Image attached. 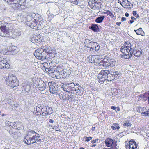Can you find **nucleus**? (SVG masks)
Returning <instances> with one entry per match:
<instances>
[{
    "label": "nucleus",
    "mask_w": 149,
    "mask_h": 149,
    "mask_svg": "<svg viewBox=\"0 0 149 149\" xmlns=\"http://www.w3.org/2000/svg\"><path fill=\"white\" fill-rule=\"evenodd\" d=\"M11 27V24L7 23L5 22L2 23L0 26V36L2 37H6L10 38H14L15 36H12V32L9 31V28Z\"/></svg>",
    "instance_id": "nucleus-1"
},
{
    "label": "nucleus",
    "mask_w": 149,
    "mask_h": 149,
    "mask_svg": "<svg viewBox=\"0 0 149 149\" xmlns=\"http://www.w3.org/2000/svg\"><path fill=\"white\" fill-rule=\"evenodd\" d=\"M48 51L47 50V47H42L36 50L34 52V55L38 59L44 60L48 58L47 56L48 53H49Z\"/></svg>",
    "instance_id": "nucleus-2"
},
{
    "label": "nucleus",
    "mask_w": 149,
    "mask_h": 149,
    "mask_svg": "<svg viewBox=\"0 0 149 149\" xmlns=\"http://www.w3.org/2000/svg\"><path fill=\"white\" fill-rule=\"evenodd\" d=\"M37 17H34L32 21L28 22L26 25L30 27L31 28L36 30H40L43 27V23L44 21L42 20L41 21H39L36 19Z\"/></svg>",
    "instance_id": "nucleus-3"
},
{
    "label": "nucleus",
    "mask_w": 149,
    "mask_h": 149,
    "mask_svg": "<svg viewBox=\"0 0 149 149\" xmlns=\"http://www.w3.org/2000/svg\"><path fill=\"white\" fill-rule=\"evenodd\" d=\"M7 84L10 86L14 88L17 86L19 85V81L15 76L12 74L9 75L6 79Z\"/></svg>",
    "instance_id": "nucleus-4"
},
{
    "label": "nucleus",
    "mask_w": 149,
    "mask_h": 149,
    "mask_svg": "<svg viewBox=\"0 0 149 149\" xmlns=\"http://www.w3.org/2000/svg\"><path fill=\"white\" fill-rule=\"evenodd\" d=\"M48 85L50 88V92L52 94L56 93L58 95V94L60 91L59 90L60 86L57 84L54 81H51L48 83Z\"/></svg>",
    "instance_id": "nucleus-5"
},
{
    "label": "nucleus",
    "mask_w": 149,
    "mask_h": 149,
    "mask_svg": "<svg viewBox=\"0 0 149 149\" xmlns=\"http://www.w3.org/2000/svg\"><path fill=\"white\" fill-rule=\"evenodd\" d=\"M9 65L8 63V59L7 58H3L2 56H0V68H8Z\"/></svg>",
    "instance_id": "nucleus-6"
},
{
    "label": "nucleus",
    "mask_w": 149,
    "mask_h": 149,
    "mask_svg": "<svg viewBox=\"0 0 149 149\" xmlns=\"http://www.w3.org/2000/svg\"><path fill=\"white\" fill-rule=\"evenodd\" d=\"M46 84L42 80H39L38 81L37 85L36 86L37 90L43 91L46 89Z\"/></svg>",
    "instance_id": "nucleus-7"
},
{
    "label": "nucleus",
    "mask_w": 149,
    "mask_h": 149,
    "mask_svg": "<svg viewBox=\"0 0 149 149\" xmlns=\"http://www.w3.org/2000/svg\"><path fill=\"white\" fill-rule=\"evenodd\" d=\"M89 5L91 8L95 10H100L102 7V5L101 3H97L95 2L93 3L90 2Z\"/></svg>",
    "instance_id": "nucleus-8"
},
{
    "label": "nucleus",
    "mask_w": 149,
    "mask_h": 149,
    "mask_svg": "<svg viewBox=\"0 0 149 149\" xmlns=\"http://www.w3.org/2000/svg\"><path fill=\"white\" fill-rule=\"evenodd\" d=\"M131 45H130V44H129V46H126V45H125V46L123 47L122 48L120 49V50L124 54L126 53H130V49H132Z\"/></svg>",
    "instance_id": "nucleus-9"
},
{
    "label": "nucleus",
    "mask_w": 149,
    "mask_h": 149,
    "mask_svg": "<svg viewBox=\"0 0 149 149\" xmlns=\"http://www.w3.org/2000/svg\"><path fill=\"white\" fill-rule=\"evenodd\" d=\"M58 95L59 96L60 98L62 100H64L65 101L69 100V99L70 95L68 94L63 93H61V92L58 94Z\"/></svg>",
    "instance_id": "nucleus-10"
},
{
    "label": "nucleus",
    "mask_w": 149,
    "mask_h": 149,
    "mask_svg": "<svg viewBox=\"0 0 149 149\" xmlns=\"http://www.w3.org/2000/svg\"><path fill=\"white\" fill-rule=\"evenodd\" d=\"M17 47L15 46H12L9 47L8 49V52H10V54H16L18 51L17 50Z\"/></svg>",
    "instance_id": "nucleus-11"
},
{
    "label": "nucleus",
    "mask_w": 149,
    "mask_h": 149,
    "mask_svg": "<svg viewBox=\"0 0 149 149\" xmlns=\"http://www.w3.org/2000/svg\"><path fill=\"white\" fill-rule=\"evenodd\" d=\"M30 89L31 86L29 84H24L23 85L22 90L23 92H24V93L30 92Z\"/></svg>",
    "instance_id": "nucleus-12"
},
{
    "label": "nucleus",
    "mask_w": 149,
    "mask_h": 149,
    "mask_svg": "<svg viewBox=\"0 0 149 149\" xmlns=\"http://www.w3.org/2000/svg\"><path fill=\"white\" fill-rule=\"evenodd\" d=\"M134 47L131 49H130V53H132V54H134L135 56L137 57H139L141 55V51H142V50H141V49H140V50H134Z\"/></svg>",
    "instance_id": "nucleus-13"
},
{
    "label": "nucleus",
    "mask_w": 149,
    "mask_h": 149,
    "mask_svg": "<svg viewBox=\"0 0 149 149\" xmlns=\"http://www.w3.org/2000/svg\"><path fill=\"white\" fill-rule=\"evenodd\" d=\"M105 143L106 146L108 147H110L111 146L113 143H114V142L113 140L111 138H108L106 139L105 140Z\"/></svg>",
    "instance_id": "nucleus-14"
},
{
    "label": "nucleus",
    "mask_w": 149,
    "mask_h": 149,
    "mask_svg": "<svg viewBox=\"0 0 149 149\" xmlns=\"http://www.w3.org/2000/svg\"><path fill=\"white\" fill-rule=\"evenodd\" d=\"M42 37H41L40 35L37 36H36L32 37L31 39L32 42H40L42 41Z\"/></svg>",
    "instance_id": "nucleus-15"
},
{
    "label": "nucleus",
    "mask_w": 149,
    "mask_h": 149,
    "mask_svg": "<svg viewBox=\"0 0 149 149\" xmlns=\"http://www.w3.org/2000/svg\"><path fill=\"white\" fill-rule=\"evenodd\" d=\"M78 86V87L75 94H76V95L81 96L83 95L84 89L83 88L80 86Z\"/></svg>",
    "instance_id": "nucleus-16"
},
{
    "label": "nucleus",
    "mask_w": 149,
    "mask_h": 149,
    "mask_svg": "<svg viewBox=\"0 0 149 149\" xmlns=\"http://www.w3.org/2000/svg\"><path fill=\"white\" fill-rule=\"evenodd\" d=\"M4 1L7 2V3H13L17 4V6H21V5L20 4V2H21V0H3Z\"/></svg>",
    "instance_id": "nucleus-17"
},
{
    "label": "nucleus",
    "mask_w": 149,
    "mask_h": 149,
    "mask_svg": "<svg viewBox=\"0 0 149 149\" xmlns=\"http://www.w3.org/2000/svg\"><path fill=\"white\" fill-rule=\"evenodd\" d=\"M89 29L95 32H98L99 30L98 25L95 24H92L91 26L89 27Z\"/></svg>",
    "instance_id": "nucleus-18"
},
{
    "label": "nucleus",
    "mask_w": 149,
    "mask_h": 149,
    "mask_svg": "<svg viewBox=\"0 0 149 149\" xmlns=\"http://www.w3.org/2000/svg\"><path fill=\"white\" fill-rule=\"evenodd\" d=\"M40 15L38 14L36 15L35 13H33L32 15H29L27 16L26 18V20L25 21L26 23V24L28 22L30 21H32L33 19H32L33 17H39Z\"/></svg>",
    "instance_id": "nucleus-19"
},
{
    "label": "nucleus",
    "mask_w": 149,
    "mask_h": 149,
    "mask_svg": "<svg viewBox=\"0 0 149 149\" xmlns=\"http://www.w3.org/2000/svg\"><path fill=\"white\" fill-rule=\"evenodd\" d=\"M100 65L105 67H109V63L108 61L101 60L99 63Z\"/></svg>",
    "instance_id": "nucleus-20"
},
{
    "label": "nucleus",
    "mask_w": 149,
    "mask_h": 149,
    "mask_svg": "<svg viewBox=\"0 0 149 149\" xmlns=\"http://www.w3.org/2000/svg\"><path fill=\"white\" fill-rule=\"evenodd\" d=\"M47 50L49 51V52L48 51V52H49V53H48L47 54V56L48 58H47V59H49L52 58L54 57L55 56L52 53V51L51 49H50L49 48H48L47 47Z\"/></svg>",
    "instance_id": "nucleus-21"
},
{
    "label": "nucleus",
    "mask_w": 149,
    "mask_h": 149,
    "mask_svg": "<svg viewBox=\"0 0 149 149\" xmlns=\"http://www.w3.org/2000/svg\"><path fill=\"white\" fill-rule=\"evenodd\" d=\"M133 141L134 140L132 139L131 141H130L129 142L128 145H127L126 146L127 148H128L129 149H134V146H133V143H134Z\"/></svg>",
    "instance_id": "nucleus-22"
},
{
    "label": "nucleus",
    "mask_w": 149,
    "mask_h": 149,
    "mask_svg": "<svg viewBox=\"0 0 149 149\" xmlns=\"http://www.w3.org/2000/svg\"><path fill=\"white\" fill-rule=\"evenodd\" d=\"M24 141L25 144L27 145H30L32 144L30 137L28 136H26L24 139Z\"/></svg>",
    "instance_id": "nucleus-23"
},
{
    "label": "nucleus",
    "mask_w": 149,
    "mask_h": 149,
    "mask_svg": "<svg viewBox=\"0 0 149 149\" xmlns=\"http://www.w3.org/2000/svg\"><path fill=\"white\" fill-rule=\"evenodd\" d=\"M105 16H104L98 17L96 19L95 21L97 23H101L102 22Z\"/></svg>",
    "instance_id": "nucleus-24"
},
{
    "label": "nucleus",
    "mask_w": 149,
    "mask_h": 149,
    "mask_svg": "<svg viewBox=\"0 0 149 149\" xmlns=\"http://www.w3.org/2000/svg\"><path fill=\"white\" fill-rule=\"evenodd\" d=\"M136 33L137 35H141L142 36H144L145 34L144 32L143 31L141 28H140L137 29Z\"/></svg>",
    "instance_id": "nucleus-25"
},
{
    "label": "nucleus",
    "mask_w": 149,
    "mask_h": 149,
    "mask_svg": "<svg viewBox=\"0 0 149 149\" xmlns=\"http://www.w3.org/2000/svg\"><path fill=\"white\" fill-rule=\"evenodd\" d=\"M115 76L112 74L109 73L108 75V76L107 77V80L108 81H111L112 80H114Z\"/></svg>",
    "instance_id": "nucleus-26"
},
{
    "label": "nucleus",
    "mask_w": 149,
    "mask_h": 149,
    "mask_svg": "<svg viewBox=\"0 0 149 149\" xmlns=\"http://www.w3.org/2000/svg\"><path fill=\"white\" fill-rule=\"evenodd\" d=\"M15 126L16 127L15 128V129H17L20 130H22L24 128L22 123H17L14 127H15Z\"/></svg>",
    "instance_id": "nucleus-27"
},
{
    "label": "nucleus",
    "mask_w": 149,
    "mask_h": 149,
    "mask_svg": "<svg viewBox=\"0 0 149 149\" xmlns=\"http://www.w3.org/2000/svg\"><path fill=\"white\" fill-rule=\"evenodd\" d=\"M52 113V109L51 108L49 107V106H47V109L45 113V115H50Z\"/></svg>",
    "instance_id": "nucleus-28"
},
{
    "label": "nucleus",
    "mask_w": 149,
    "mask_h": 149,
    "mask_svg": "<svg viewBox=\"0 0 149 149\" xmlns=\"http://www.w3.org/2000/svg\"><path fill=\"white\" fill-rule=\"evenodd\" d=\"M11 135L15 139H17L20 136L21 134L18 132H14L13 134H11Z\"/></svg>",
    "instance_id": "nucleus-29"
},
{
    "label": "nucleus",
    "mask_w": 149,
    "mask_h": 149,
    "mask_svg": "<svg viewBox=\"0 0 149 149\" xmlns=\"http://www.w3.org/2000/svg\"><path fill=\"white\" fill-rule=\"evenodd\" d=\"M88 44L89 45H91V47H88L91 48V50L92 49V50L93 51V50H94L95 46L97 45V43L92 41V42H89Z\"/></svg>",
    "instance_id": "nucleus-30"
},
{
    "label": "nucleus",
    "mask_w": 149,
    "mask_h": 149,
    "mask_svg": "<svg viewBox=\"0 0 149 149\" xmlns=\"http://www.w3.org/2000/svg\"><path fill=\"white\" fill-rule=\"evenodd\" d=\"M78 86H79V84H76L74 88H72L71 91V94H74L75 93V91L76 92L78 87Z\"/></svg>",
    "instance_id": "nucleus-31"
},
{
    "label": "nucleus",
    "mask_w": 149,
    "mask_h": 149,
    "mask_svg": "<svg viewBox=\"0 0 149 149\" xmlns=\"http://www.w3.org/2000/svg\"><path fill=\"white\" fill-rule=\"evenodd\" d=\"M36 136L38 137V138H39L40 137V136H36V135H33L32 137H30L32 144H33L37 142L36 141V139H35V137Z\"/></svg>",
    "instance_id": "nucleus-32"
},
{
    "label": "nucleus",
    "mask_w": 149,
    "mask_h": 149,
    "mask_svg": "<svg viewBox=\"0 0 149 149\" xmlns=\"http://www.w3.org/2000/svg\"><path fill=\"white\" fill-rule=\"evenodd\" d=\"M100 72L101 74L104 75H107V77L108 76L109 74L110 73L109 71L108 70H103L101 71Z\"/></svg>",
    "instance_id": "nucleus-33"
},
{
    "label": "nucleus",
    "mask_w": 149,
    "mask_h": 149,
    "mask_svg": "<svg viewBox=\"0 0 149 149\" xmlns=\"http://www.w3.org/2000/svg\"><path fill=\"white\" fill-rule=\"evenodd\" d=\"M118 125V124H113V126H112L111 127V129L114 130H115L116 129H119L120 127Z\"/></svg>",
    "instance_id": "nucleus-34"
},
{
    "label": "nucleus",
    "mask_w": 149,
    "mask_h": 149,
    "mask_svg": "<svg viewBox=\"0 0 149 149\" xmlns=\"http://www.w3.org/2000/svg\"><path fill=\"white\" fill-rule=\"evenodd\" d=\"M36 133L34 131H33V130H31L29 132L27 136H28L29 137H31L33 136V135H36Z\"/></svg>",
    "instance_id": "nucleus-35"
},
{
    "label": "nucleus",
    "mask_w": 149,
    "mask_h": 149,
    "mask_svg": "<svg viewBox=\"0 0 149 149\" xmlns=\"http://www.w3.org/2000/svg\"><path fill=\"white\" fill-rule=\"evenodd\" d=\"M142 115L144 116H149V109L147 110L146 109V110L142 113Z\"/></svg>",
    "instance_id": "nucleus-36"
},
{
    "label": "nucleus",
    "mask_w": 149,
    "mask_h": 149,
    "mask_svg": "<svg viewBox=\"0 0 149 149\" xmlns=\"http://www.w3.org/2000/svg\"><path fill=\"white\" fill-rule=\"evenodd\" d=\"M145 110H146V108H143L142 107H140L137 109V111L138 112L141 113L142 114V113H143V111Z\"/></svg>",
    "instance_id": "nucleus-37"
},
{
    "label": "nucleus",
    "mask_w": 149,
    "mask_h": 149,
    "mask_svg": "<svg viewBox=\"0 0 149 149\" xmlns=\"http://www.w3.org/2000/svg\"><path fill=\"white\" fill-rule=\"evenodd\" d=\"M125 59H129L132 56V53H125Z\"/></svg>",
    "instance_id": "nucleus-38"
},
{
    "label": "nucleus",
    "mask_w": 149,
    "mask_h": 149,
    "mask_svg": "<svg viewBox=\"0 0 149 149\" xmlns=\"http://www.w3.org/2000/svg\"><path fill=\"white\" fill-rule=\"evenodd\" d=\"M112 74L114 76L117 75V76H120L121 73L119 71H115L113 72Z\"/></svg>",
    "instance_id": "nucleus-39"
},
{
    "label": "nucleus",
    "mask_w": 149,
    "mask_h": 149,
    "mask_svg": "<svg viewBox=\"0 0 149 149\" xmlns=\"http://www.w3.org/2000/svg\"><path fill=\"white\" fill-rule=\"evenodd\" d=\"M115 62L114 61H111L109 63V66H110V67H113L115 65Z\"/></svg>",
    "instance_id": "nucleus-40"
},
{
    "label": "nucleus",
    "mask_w": 149,
    "mask_h": 149,
    "mask_svg": "<svg viewBox=\"0 0 149 149\" xmlns=\"http://www.w3.org/2000/svg\"><path fill=\"white\" fill-rule=\"evenodd\" d=\"M130 2L129 1V2H128V3H127V5H126L125 4L124 5V4L123 3V5L122 6L123 7L125 8H130Z\"/></svg>",
    "instance_id": "nucleus-41"
},
{
    "label": "nucleus",
    "mask_w": 149,
    "mask_h": 149,
    "mask_svg": "<svg viewBox=\"0 0 149 149\" xmlns=\"http://www.w3.org/2000/svg\"><path fill=\"white\" fill-rule=\"evenodd\" d=\"M54 15L52 14L49 13L48 15V18L50 20H52L54 17Z\"/></svg>",
    "instance_id": "nucleus-42"
},
{
    "label": "nucleus",
    "mask_w": 149,
    "mask_h": 149,
    "mask_svg": "<svg viewBox=\"0 0 149 149\" xmlns=\"http://www.w3.org/2000/svg\"><path fill=\"white\" fill-rule=\"evenodd\" d=\"M133 14L134 16H135L136 18H137L139 17V15L137 13L136 11H133L132 13Z\"/></svg>",
    "instance_id": "nucleus-43"
},
{
    "label": "nucleus",
    "mask_w": 149,
    "mask_h": 149,
    "mask_svg": "<svg viewBox=\"0 0 149 149\" xmlns=\"http://www.w3.org/2000/svg\"><path fill=\"white\" fill-rule=\"evenodd\" d=\"M131 124L128 121H126L124 123V125L127 126H131Z\"/></svg>",
    "instance_id": "nucleus-44"
},
{
    "label": "nucleus",
    "mask_w": 149,
    "mask_h": 149,
    "mask_svg": "<svg viewBox=\"0 0 149 149\" xmlns=\"http://www.w3.org/2000/svg\"><path fill=\"white\" fill-rule=\"evenodd\" d=\"M40 109H41V111L42 112H46V110L47 109V106L44 107H43L41 108Z\"/></svg>",
    "instance_id": "nucleus-45"
},
{
    "label": "nucleus",
    "mask_w": 149,
    "mask_h": 149,
    "mask_svg": "<svg viewBox=\"0 0 149 149\" xmlns=\"http://www.w3.org/2000/svg\"><path fill=\"white\" fill-rule=\"evenodd\" d=\"M106 79L103 78H101V79L99 80V83L102 84L103 83Z\"/></svg>",
    "instance_id": "nucleus-46"
},
{
    "label": "nucleus",
    "mask_w": 149,
    "mask_h": 149,
    "mask_svg": "<svg viewBox=\"0 0 149 149\" xmlns=\"http://www.w3.org/2000/svg\"><path fill=\"white\" fill-rule=\"evenodd\" d=\"M76 84H74L73 83H71L69 84H68V85L71 87V88H74L76 86Z\"/></svg>",
    "instance_id": "nucleus-47"
},
{
    "label": "nucleus",
    "mask_w": 149,
    "mask_h": 149,
    "mask_svg": "<svg viewBox=\"0 0 149 149\" xmlns=\"http://www.w3.org/2000/svg\"><path fill=\"white\" fill-rule=\"evenodd\" d=\"M100 49V46L97 43V45H96V46H95V49L94 50H95V51H98Z\"/></svg>",
    "instance_id": "nucleus-48"
},
{
    "label": "nucleus",
    "mask_w": 149,
    "mask_h": 149,
    "mask_svg": "<svg viewBox=\"0 0 149 149\" xmlns=\"http://www.w3.org/2000/svg\"><path fill=\"white\" fill-rule=\"evenodd\" d=\"M5 124L8 126H11V122L9 121H6L5 122Z\"/></svg>",
    "instance_id": "nucleus-49"
},
{
    "label": "nucleus",
    "mask_w": 149,
    "mask_h": 149,
    "mask_svg": "<svg viewBox=\"0 0 149 149\" xmlns=\"http://www.w3.org/2000/svg\"><path fill=\"white\" fill-rule=\"evenodd\" d=\"M134 143L133 145V146H134V149H136L137 148V145L135 141L134 140L133 141Z\"/></svg>",
    "instance_id": "nucleus-50"
},
{
    "label": "nucleus",
    "mask_w": 149,
    "mask_h": 149,
    "mask_svg": "<svg viewBox=\"0 0 149 149\" xmlns=\"http://www.w3.org/2000/svg\"><path fill=\"white\" fill-rule=\"evenodd\" d=\"M97 77L99 79L101 78H102V74H101V72L97 75Z\"/></svg>",
    "instance_id": "nucleus-51"
},
{
    "label": "nucleus",
    "mask_w": 149,
    "mask_h": 149,
    "mask_svg": "<svg viewBox=\"0 0 149 149\" xmlns=\"http://www.w3.org/2000/svg\"><path fill=\"white\" fill-rule=\"evenodd\" d=\"M92 139V137H86V139L85 140V141L88 142L90 140H91Z\"/></svg>",
    "instance_id": "nucleus-52"
},
{
    "label": "nucleus",
    "mask_w": 149,
    "mask_h": 149,
    "mask_svg": "<svg viewBox=\"0 0 149 149\" xmlns=\"http://www.w3.org/2000/svg\"><path fill=\"white\" fill-rule=\"evenodd\" d=\"M107 14L108 15H109L110 16H111L112 15H113V14H112V13L111 11H108L106 12Z\"/></svg>",
    "instance_id": "nucleus-53"
},
{
    "label": "nucleus",
    "mask_w": 149,
    "mask_h": 149,
    "mask_svg": "<svg viewBox=\"0 0 149 149\" xmlns=\"http://www.w3.org/2000/svg\"><path fill=\"white\" fill-rule=\"evenodd\" d=\"M126 44L125 45H126V46H129V44H130V45H131V46L132 47H131V48H132L133 47V46L129 42H126Z\"/></svg>",
    "instance_id": "nucleus-54"
},
{
    "label": "nucleus",
    "mask_w": 149,
    "mask_h": 149,
    "mask_svg": "<svg viewBox=\"0 0 149 149\" xmlns=\"http://www.w3.org/2000/svg\"><path fill=\"white\" fill-rule=\"evenodd\" d=\"M118 2H120V3L121 2V1L123 2L126 3V1L127 2H129L128 0H118Z\"/></svg>",
    "instance_id": "nucleus-55"
},
{
    "label": "nucleus",
    "mask_w": 149,
    "mask_h": 149,
    "mask_svg": "<svg viewBox=\"0 0 149 149\" xmlns=\"http://www.w3.org/2000/svg\"><path fill=\"white\" fill-rule=\"evenodd\" d=\"M98 140H99V139H97L95 140H93L91 141V143H92L93 144V143H96V141H98Z\"/></svg>",
    "instance_id": "nucleus-56"
},
{
    "label": "nucleus",
    "mask_w": 149,
    "mask_h": 149,
    "mask_svg": "<svg viewBox=\"0 0 149 149\" xmlns=\"http://www.w3.org/2000/svg\"><path fill=\"white\" fill-rule=\"evenodd\" d=\"M115 79H114V80H116L117 79H120L121 78L120 76H117V75H115Z\"/></svg>",
    "instance_id": "nucleus-57"
},
{
    "label": "nucleus",
    "mask_w": 149,
    "mask_h": 149,
    "mask_svg": "<svg viewBox=\"0 0 149 149\" xmlns=\"http://www.w3.org/2000/svg\"><path fill=\"white\" fill-rule=\"evenodd\" d=\"M120 56L122 58H125V54H121Z\"/></svg>",
    "instance_id": "nucleus-58"
},
{
    "label": "nucleus",
    "mask_w": 149,
    "mask_h": 149,
    "mask_svg": "<svg viewBox=\"0 0 149 149\" xmlns=\"http://www.w3.org/2000/svg\"><path fill=\"white\" fill-rule=\"evenodd\" d=\"M96 0H90L88 2L89 5V3L90 2H91L92 3H95Z\"/></svg>",
    "instance_id": "nucleus-59"
},
{
    "label": "nucleus",
    "mask_w": 149,
    "mask_h": 149,
    "mask_svg": "<svg viewBox=\"0 0 149 149\" xmlns=\"http://www.w3.org/2000/svg\"><path fill=\"white\" fill-rule=\"evenodd\" d=\"M126 18L125 17H123L121 18V21L123 22L124 21H126Z\"/></svg>",
    "instance_id": "nucleus-60"
},
{
    "label": "nucleus",
    "mask_w": 149,
    "mask_h": 149,
    "mask_svg": "<svg viewBox=\"0 0 149 149\" xmlns=\"http://www.w3.org/2000/svg\"><path fill=\"white\" fill-rule=\"evenodd\" d=\"M102 78L105 79H106L107 78V75H104L102 74Z\"/></svg>",
    "instance_id": "nucleus-61"
},
{
    "label": "nucleus",
    "mask_w": 149,
    "mask_h": 149,
    "mask_svg": "<svg viewBox=\"0 0 149 149\" xmlns=\"http://www.w3.org/2000/svg\"><path fill=\"white\" fill-rule=\"evenodd\" d=\"M101 0H96L95 2L97 3H101Z\"/></svg>",
    "instance_id": "nucleus-62"
},
{
    "label": "nucleus",
    "mask_w": 149,
    "mask_h": 149,
    "mask_svg": "<svg viewBox=\"0 0 149 149\" xmlns=\"http://www.w3.org/2000/svg\"><path fill=\"white\" fill-rule=\"evenodd\" d=\"M116 142H117L116 141L115 142V144H114V148H115V149H117V147H116V146H117Z\"/></svg>",
    "instance_id": "nucleus-63"
},
{
    "label": "nucleus",
    "mask_w": 149,
    "mask_h": 149,
    "mask_svg": "<svg viewBox=\"0 0 149 149\" xmlns=\"http://www.w3.org/2000/svg\"><path fill=\"white\" fill-rule=\"evenodd\" d=\"M73 98V95H70L69 99H71V100H72V99Z\"/></svg>",
    "instance_id": "nucleus-64"
}]
</instances>
